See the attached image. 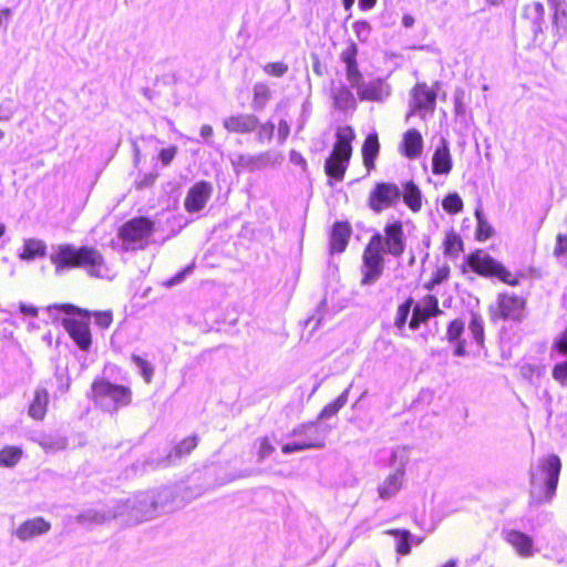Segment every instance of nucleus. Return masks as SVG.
Here are the masks:
<instances>
[{
	"instance_id": "nucleus-21",
	"label": "nucleus",
	"mask_w": 567,
	"mask_h": 567,
	"mask_svg": "<svg viewBox=\"0 0 567 567\" xmlns=\"http://www.w3.org/2000/svg\"><path fill=\"white\" fill-rule=\"evenodd\" d=\"M349 156L340 155L339 153L331 152L329 157L324 162V173L329 177V184L332 185L331 181L341 182L344 178L346 171L350 163Z\"/></svg>"
},
{
	"instance_id": "nucleus-52",
	"label": "nucleus",
	"mask_w": 567,
	"mask_h": 567,
	"mask_svg": "<svg viewBox=\"0 0 567 567\" xmlns=\"http://www.w3.org/2000/svg\"><path fill=\"white\" fill-rule=\"evenodd\" d=\"M553 378L560 385L567 386V361L558 363L554 367Z\"/></svg>"
},
{
	"instance_id": "nucleus-46",
	"label": "nucleus",
	"mask_w": 567,
	"mask_h": 567,
	"mask_svg": "<svg viewBox=\"0 0 567 567\" xmlns=\"http://www.w3.org/2000/svg\"><path fill=\"white\" fill-rule=\"evenodd\" d=\"M545 365L525 363L520 367V374L530 382H535L545 374Z\"/></svg>"
},
{
	"instance_id": "nucleus-14",
	"label": "nucleus",
	"mask_w": 567,
	"mask_h": 567,
	"mask_svg": "<svg viewBox=\"0 0 567 567\" xmlns=\"http://www.w3.org/2000/svg\"><path fill=\"white\" fill-rule=\"evenodd\" d=\"M213 194V185L207 181L195 183L187 192L184 207L188 213L200 212Z\"/></svg>"
},
{
	"instance_id": "nucleus-32",
	"label": "nucleus",
	"mask_w": 567,
	"mask_h": 567,
	"mask_svg": "<svg viewBox=\"0 0 567 567\" xmlns=\"http://www.w3.org/2000/svg\"><path fill=\"white\" fill-rule=\"evenodd\" d=\"M354 131L351 126L339 127L336 134V143L332 152L339 153L343 156L351 157L352 155V141L354 140Z\"/></svg>"
},
{
	"instance_id": "nucleus-5",
	"label": "nucleus",
	"mask_w": 567,
	"mask_h": 567,
	"mask_svg": "<svg viewBox=\"0 0 567 567\" xmlns=\"http://www.w3.org/2000/svg\"><path fill=\"white\" fill-rule=\"evenodd\" d=\"M90 398L104 411L115 412L131 402V391L126 386L99 379L92 383Z\"/></svg>"
},
{
	"instance_id": "nucleus-47",
	"label": "nucleus",
	"mask_w": 567,
	"mask_h": 567,
	"mask_svg": "<svg viewBox=\"0 0 567 567\" xmlns=\"http://www.w3.org/2000/svg\"><path fill=\"white\" fill-rule=\"evenodd\" d=\"M132 361L138 368L145 382L151 383L154 373L152 364L137 354H132Z\"/></svg>"
},
{
	"instance_id": "nucleus-18",
	"label": "nucleus",
	"mask_w": 567,
	"mask_h": 567,
	"mask_svg": "<svg viewBox=\"0 0 567 567\" xmlns=\"http://www.w3.org/2000/svg\"><path fill=\"white\" fill-rule=\"evenodd\" d=\"M453 167L449 142L441 137L432 156V173L434 175H447Z\"/></svg>"
},
{
	"instance_id": "nucleus-34",
	"label": "nucleus",
	"mask_w": 567,
	"mask_h": 567,
	"mask_svg": "<svg viewBox=\"0 0 567 567\" xmlns=\"http://www.w3.org/2000/svg\"><path fill=\"white\" fill-rule=\"evenodd\" d=\"M49 394L45 389H37L29 406V415L34 420H42L47 413Z\"/></svg>"
},
{
	"instance_id": "nucleus-2",
	"label": "nucleus",
	"mask_w": 567,
	"mask_h": 567,
	"mask_svg": "<svg viewBox=\"0 0 567 567\" xmlns=\"http://www.w3.org/2000/svg\"><path fill=\"white\" fill-rule=\"evenodd\" d=\"M172 496V491L167 487L137 493L116 504V509L124 512L118 518L125 524L153 519L159 511L171 509Z\"/></svg>"
},
{
	"instance_id": "nucleus-53",
	"label": "nucleus",
	"mask_w": 567,
	"mask_h": 567,
	"mask_svg": "<svg viewBox=\"0 0 567 567\" xmlns=\"http://www.w3.org/2000/svg\"><path fill=\"white\" fill-rule=\"evenodd\" d=\"M352 28L360 41L367 40L370 34V24L364 20L355 21Z\"/></svg>"
},
{
	"instance_id": "nucleus-54",
	"label": "nucleus",
	"mask_w": 567,
	"mask_h": 567,
	"mask_svg": "<svg viewBox=\"0 0 567 567\" xmlns=\"http://www.w3.org/2000/svg\"><path fill=\"white\" fill-rule=\"evenodd\" d=\"M464 330L463 321H451L447 329V337L451 342L458 341Z\"/></svg>"
},
{
	"instance_id": "nucleus-64",
	"label": "nucleus",
	"mask_w": 567,
	"mask_h": 567,
	"mask_svg": "<svg viewBox=\"0 0 567 567\" xmlns=\"http://www.w3.org/2000/svg\"><path fill=\"white\" fill-rule=\"evenodd\" d=\"M555 347L560 353L567 354V330L556 341Z\"/></svg>"
},
{
	"instance_id": "nucleus-40",
	"label": "nucleus",
	"mask_w": 567,
	"mask_h": 567,
	"mask_svg": "<svg viewBox=\"0 0 567 567\" xmlns=\"http://www.w3.org/2000/svg\"><path fill=\"white\" fill-rule=\"evenodd\" d=\"M474 215H475V218L477 221L476 239L480 241H485L489 237H492L494 229L487 221L485 214L483 213V210L481 208H476Z\"/></svg>"
},
{
	"instance_id": "nucleus-9",
	"label": "nucleus",
	"mask_w": 567,
	"mask_h": 567,
	"mask_svg": "<svg viewBox=\"0 0 567 567\" xmlns=\"http://www.w3.org/2000/svg\"><path fill=\"white\" fill-rule=\"evenodd\" d=\"M153 233V223L146 217L128 220L120 229V237L128 249L143 248Z\"/></svg>"
},
{
	"instance_id": "nucleus-36",
	"label": "nucleus",
	"mask_w": 567,
	"mask_h": 567,
	"mask_svg": "<svg viewBox=\"0 0 567 567\" xmlns=\"http://www.w3.org/2000/svg\"><path fill=\"white\" fill-rule=\"evenodd\" d=\"M47 251V246L42 240L39 239H27L23 245V251L20 254V258L23 260H33L37 257H43Z\"/></svg>"
},
{
	"instance_id": "nucleus-16",
	"label": "nucleus",
	"mask_w": 567,
	"mask_h": 567,
	"mask_svg": "<svg viewBox=\"0 0 567 567\" xmlns=\"http://www.w3.org/2000/svg\"><path fill=\"white\" fill-rule=\"evenodd\" d=\"M51 529V523L43 517H33L21 523L13 535L21 542H28L37 536L44 535Z\"/></svg>"
},
{
	"instance_id": "nucleus-17",
	"label": "nucleus",
	"mask_w": 567,
	"mask_h": 567,
	"mask_svg": "<svg viewBox=\"0 0 567 567\" xmlns=\"http://www.w3.org/2000/svg\"><path fill=\"white\" fill-rule=\"evenodd\" d=\"M223 126L229 133L250 134L258 126V117L251 113H238L223 120Z\"/></svg>"
},
{
	"instance_id": "nucleus-59",
	"label": "nucleus",
	"mask_w": 567,
	"mask_h": 567,
	"mask_svg": "<svg viewBox=\"0 0 567 567\" xmlns=\"http://www.w3.org/2000/svg\"><path fill=\"white\" fill-rule=\"evenodd\" d=\"M470 331L474 338V340L478 343L483 341L484 330L482 326V321H471L470 322Z\"/></svg>"
},
{
	"instance_id": "nucleus-43",
	"label": "nucleus",
	"mask_w": 567,
	"mask_h": 567,
	"mask_svg": "<svg viewBox=\"0 0 567 567\" xmlns=\"http://www.w3.org/2000/svg\"><path fill=\"white\" fill-rule=\"evenodd\" d=\"M276 125L269 120L265 123H260L258 121V126L256 128V142L259 144L270 143L275 135Z\"/></svg>"
},
{
	"instance_id": "nucleus-31",
	"label": "nucleus",
	"mask_w": 567,
	"mask_h": 567,
	"mask_svg": "<svg viewBox=\"0 0 567 567\" xmlns=\"http://www.w3.org/2000/svg\"><path fill=\"white\" fill-rule=\"evenodd\" d=\"M507 542L516 549L523 557H530L534 555L532 538L518 530H511L506 536Z\"/></svg>"
},
{
	"instance_id": "nucleus-8",
	"label": "nucleus",
	"mask_w": 567,
	"mask_h": 567,
	"mask_svg": "<svg viewBox=\"0 0 567 567\" xmlns=\"http://www.w3.org/2000/svg\"><path fill=\"white\" fill-rule=\"evenodd\" d=\"M229 161L236 175L243 172H256L265 169L278 162V155L272 151H265L258 154L235 153L229 155Z\"/></svg>"
},
{
	"instance_id": "nucleus-50",
	"label": "nucleus",
	"mask_w": 567,
	"mask_h": 567,
	"mask_svg": "<svg viewBox=\"0 0 567 567\" xmlns=\"http://www.w3.org/2000/svg\"><path fill=\"white\" fill-rule=\"evenodd\" d=\"M193 269H194L193 265L186 266L185 268L179 270L177 274H175L173 277H171L169 279L164 281L163 285L167 288H171L173 286L182 284L186 279V277L193 272Z\"/></svg>"
},
{
	"instance_id": "nucleus-44",
	"label": "nucleus",
	"mask_w": 567,
	"mask_h": 567,
	"mask_svg": "<svg viewBox=\"0 0 567 567\" xmlns=\"http://www.w3.org/2000/svg\"><path fill=\"white\" fill-rule=\"evenodd\" d=\"M290 435L291 436H305L303 441H309L311 435H318L319 437H322L319 433L318 421L302 423V424L296 426L291 431Z\"/></svg>"
},
{
	"instance_id": "nucleus-56",
	"label": "nucleus",
	"mask_w": 567,
	"mask_h": 567,
	"mask_svg": "<svg viewBox=\"0 0 567 567\" xmlns=\"http://www.w3.org/2000/svg\"><path fill=\"white\" fill-rule=\"evenodd\" d=\"M414 306L415 302L413 298H408L403 303L399 306L395 319H409L411 309H414Z\"/></svg>"
},
{
	"instance_id": "nucleus-39",
	"label": "nucleus",
	"mask_w": 567,
	"mask_h": 567,
	"mask_svg": "<svg viewBox=\"0 0 567 567\" xmlns=\"http://www.w3.org/2000/svg\"><path fill=\"white\" fill-rule=\"evenodd\" d=\"M323 437H319L318 435H311L309 441H299L295 443L285 444L281 447V451L284 454H290L293 452H300L309 449L323 447Z\"/></svg>"
},
{
	"instance_id": "nucleus-23",
	"label": "nucleus",
	"mask_w": 567,
	"mask_h": 567,
	"mask_svg": "<svg viewBox=\"0 0 567 567\" xmlns=\"http://www.w3.org/2000/svg\"><path fill=\"white\" fill-rule=\"evenodd\" d=\"M498 307L502 319H520L525 307V300L514 295H501Z\"/></svg>"
},
{
	"instance_id": "nucleus-6",
	"label": "nucleus",
	"mask_w": 567,
	"mask_h": 567,
	"mask_svg": "<svg viewBox=\"0 0 567 567\" xmlns=\"http://www.w3.org/2000/svg\"><path fill=\"white\" fill-rule=\"evenodd\" d=\"M384 247L381 233H374L363 251L362 280L363 286L373 285L382 275L384 268Z\"/></svg>"
},
{
	"instance_id": "nucleus-22",
	"label": "nucleus",
	"mask_w": 567,
	"mask_h": 567,
	"mask_svg": "<svg viewBox=\"0 0 567 567\" xmlns=\"http://www.w3.org/2000/svg\"><path fill=\"white\" fill-rule=\"evenodd\" d=\"M122 515H124V512L117 511L116 505L107 512L89 508L78 515L76 522L85 526L100 525Z\"/></svg>"
},
{
	"instance_id": "nucleus-12",
	"label": "nucleus",
	"mask_w": 567,
	"mask_h": 567,
	"mask_svg": "<svg viewBox=\"0 0 567 567\" xmlns=\"http://www.w3.org/2000/svg\"><path fill=\"white\" fill-rule=\"evenodd\" d=\"M352 89L357 90L358 96L361 101H372L382 103L392 93L391 85L381 78L373 79L369 82H363V79L359 81L358 85H351Z\"/></svg>"
},
{
	"instance_id": "nucleus-19",
	"label": "nucleus",
	"mask_w": 567,
	"mask_h": 567,
	"mask_svg": "<svg viewBox=\"0 0 567 567\" xmlns=\"http://www.w3.org/2000/svg\"><path fill=\"white\" fill-rule=\"evenodd\" d=\"M411 105L414 111H434L436 93L425 83H417L412 90Z\"/></svg>"
},
{
	"instance_id": "nucleus-3",
	"label": "nucleus",
	"mask_w": 567,
	"mask_h": 567,
	"mask_svg": "<svg viewBox=\"0 0 567 567\" xmlns=\"http://www.w3.org/2000/svg\"><path fill=\"white\" fill-rule=\"evenodd\" d=\"M560 470V458L555 454L539 458L530 467V497L533 503L543 504L553 499Z\"/></svg>"
},
{
	"instance_id": "nucleus-29",
	"label": "nucleus",
	"mask_w": 567,
	"mask_h": 567,
	"mask_svg": "<svg viewBox=\"0 0 567 567\" xmlns=\"http://www.w3.org/2000/svg\"><path fill=\"white\" fill-rule=\"evenodd\" d=\"M551 9V33L557 43L567 35V11L564 4L553 6Z\"/></svg>"
},
{
	"instance_id": "nucleus-33",
	"label": "nucleus",
	"mask_w": 567,
	"mask_h": 567,
	"mask_svg": "<svg viewBox=\"0 0 567 567\" xmlns=\"http://www.w3.org/2000/svg\"><path fill=\"white\" fill-rule=\"evenodd\" d=\"M402 197L404 204L413 212L417 213L422 207V193L419 186L413 182L409 181L403 184Z\"/></svg>"
},
{
	"instance_id": "nucleus-62",
	"label": "nucleus",
	"mask_w": 567,
	"mask_h": 567,
	"mask_svg": "<svg viewBox=\"0 0 567 567\" xmlns=\"http://www.w3.org/2000/svg\"><path fill=\"white\" fill-rule=\"evenodd\" d=\"M19 310H20V313L24 317H37L39 313V308H37L35 306L25 305L22 302L19 305Z\"/></svg>"
},
{
	"instance_id": "nucleus-24",
	"label": "nucleus",
	"mask_w": 567,
	"mask_h": 567,
	"mask_svg": "<svg viewBox=\"0 0 567 567\" xmlns=\"http://www.w3.org/2000/svg\"><path fill=\"white\" fill-rule=\"evenodd\" d=\"M65 330L74 342L82 350H87L91 346V331L87 321H62Z\"/></svg>"
},
{
	"instance_id": "nucleus-55",
	"label": "nucleus",
	"mask_w": 567,
	"mask_h": 567,
	"mask_svg": "<svg viewBox=\"0 0 567 567\" xmlns=\"http://www.w3.org/2000/svg\"><path fill=\"white\" fill-rule=\"evenodd\" d=\"M157 177H158V173L155 171L146 173L136 182V187L138 189L151 187L154 185Z\"/></svg>"
},
{
	"instance_id": "nucleus-37",
	"label": "nucleus",
	"mask_w": 567,
	"mask_h": 567,
	"mask_svg": "<svg viewBox=\"0 0 567 567\" xmlns=\"http://www.w3.org/2000/svg\"><path fill=\"white\" fill-rule=\"evenodd\" d=\"M197 445L196 436L184 439L175 449L174 453H169L167 457L162 462L163 465L173 464L176 458L189 454Z\"/></svg>"
},
{
	"instance_id": "nucleus-13",
	"label": "nucleus",
	"mask_w": 567,
	"mask_h": 567,
	"mask_svg": "<svg viewBox=\"0 0 567 567\" xmlns=\"http://www.w3.org/2000/svg\"><path fill=\"white\" fill-rule=\"evenodd\" d=\"M383 231L384 252L393 257H400L405 250V238L402 221H388Z\"/></svg>"
},
{
	"instance_id": "nucleus-42",
	"label": "nucleus",
	"mask_w": 567,
	"mask_h": 567,
	"mask_svg": "<svg viewBox=\"0 0 567 567\" xmlns=\"http://www.w3.org/2000/svg\"><path fill=\"white\" fill-rule=\"evenodd\" d=\"M386 534L393 535L396 539L395 549L400 555H409L411 551L410 538L411 533L409 530L390 529Z\"/></svg>"
},
{
	"instance_id": "nucleus-57",
	"label": "nucleus",
	"mask_w": 567,
	"mask_h": 567,
	"mask_svg": "<svg viewBox=\"0 0 567 567\" xmlns=\"http://www.w3.org/2000/svg\"><path fill=\"white\" fill-rule=\"evenodd\" d=\"M290 134V125L286 120H280L277 130V141L282 145Z\"/></svg>"
},
{
	"instance_id": "nucleus-7",
	"label": "nucleus",
	"mask_w": 567,
	"mask_h": 567,
	"mask_svg": "<svg viewBox=\"0 0 567 567\" xmlns=\"http://www.w3.org/2000/svg\"><path fill=\"white\" fill-rule=\"evenodd\" d=\"M467 264L474 272L481 276L496 277L511 286H515L518 282L517 279L513 278L511 271L484 251L471 254L467 258Z\"/></svg>"
},
{
	"instance_id": "nucleus-60",
	"label": "nucleus",
	"mask_w": 567,
	"mask_h": 567,
	"mask_svg": "<svg viewBox=\"0 0 567 567\" xmlns=\"http://www.w3.org/2000/svg\"><path fill=\"white\" fill-rule=\"evenodd\" d=\"M10 102L8 100L0 104V122H9L14 115L16 111L9 105Z\"/></svg>"
},
{
	"instance_id": "nucleus-45",
	"label": "nucleus",
	"mask_w": 567,
	"mask_h": 567,
	"mask_svg": "<svg viewBox=\"0 0 567 567\" xmlns=\"http://www.w3.org/2000/svg\"><path fill=\"white\" fill-rule=\"evenodd\" d=\"M442 206L449 214H457L463 208V200L457 193H450L444 197Z\"/></svg>"
},
{
	"instance_id": "nucleus-25",
	"label": "nucleus",
	"mask_w": 567,
	"mask_h": 567,
	"mask_svg": "<svg viewBox=\"0 0 567 567\" xmlns=\"http://www.w3.org/2000/svg\"><path fill=\"white\" fill-rule=\"evenodd\" d=\"M351 226L348 221H336L330 235V250L342 252L346 250L351 235Z\"/></svg>"
},
{
	"instance_id": "nucleus-41",
	"label": "nucleus",
	"mask_w": 567,
	"mask_h": 567,
	"mask_svg": "<svg viewBox=\"0 0 567 567\" xmlns=\"http://www.w3.org/2000/svg\"><path fill=\"white\" fill-rule=\"evenodd\" d=\"M22 457V450L17 446H6L0 450V467H13Z\"/></svg>"
},
{
	"instance_id": "nucleus-38",
	"label": "nucleus",
	"mask_w": 567,
	"mask_h": 567,
	"mask_svg": "<svg viewBox=\"0 0 567 567\" xmlns=\"http://www.w3.org/2000/svg\"><path fill=\"white\" fill-rule=\"evenodd\" d=\"M350 384L333 402L327 404L318 415L319 420H328L336 415L348 402V396L350 392Z\"/></svg>"
},
{
	"instance_id": "nucleus-10",
	"label": "nucleus",
	"mask_w": 567,
	"mask_h": 567,
	"mask_svg": "<svg viewBox=\"0 0 567 567\" xmlns=\"http://www.w3.org/2000/svg\"><path fill=\"white\" fill-rule=\"evenodd\" d=\"M401 197L402 190L396 184L379 182L369 194L368 205L375 214H380L386 208L395 207Z\"/></svg>"
},
{
	"instance_id": "nucleus-11",
	"label": "nucleus",
	"mask_w": 567,
	"mask_h": 567,
	"mask_svg": "<svg viewBox=\"0 0 567 567\" xmlns=\"http://www.w3.org/2000/svg\"><path fill=\"white\" fill-rule=\"evenodd\" d=\"M50 319H113L112 310L91 311L73 303H54L44 308Z\"/></svg>"
},
{
	"instance_id": "nucleus-30",
	"label": "nucleus",
	"mask_w": 567,
	"mask_h": 567,
	"mask_svg": "<svg viewBox=\"0 0 567 567\" xmlns=\"http://www.w3.org/2000/svg\"><path fill=\"white\" fill-rule=\"evenodd\" d=\"M380 152L379 137L375 132L368 134L362 145L363 164L368 171L374 168L375 159Z\"/></svg>"
},
{
	"instance_id": "nucleus-35",
	"label": "nucleus",
	"mask_w": 567,
	"mask_h": 567,
	"mask_svg": "<svg viewBox=\"0 0 567 567\" xmlns=\"http://www.w3.org/2000/svg\"><path fill=\"white\" fill-rule=\"evenodd\" d=\"M252 93L251 109L256 112H260L266 107L271 97L270 89L265 82H257L252 87Z\"/></svg>"
},
{
	"instance_id": "nucleus-28",
	"label": "nucleus",
	"mask_w": 567,
	"mask_h": 567,
	"mask_svg": "<svg viewBox=\"0 0 567 567\" xmlns=\"http://www.w3.org/2000/svg\"><path fill=\"white\" fill-rule=\"evenodd\" d=\"M333 105L339 111L355 110L357 100L352 91L346 85L340 84L332 89Z\"/></svg>"
},
{
	"instance_id": "nucleus-49",
	"label": "nucleus",
	"mask_w": 567,
	"mask_h": 567,
	"mask_svg": "<svg viewBox=\"0 0 567 567\" xmlns=\"http://www.w3.org/2000/svg\"><path fill=\"white\" fill-rule=\"evenodd\" d=\"M257 443V456L259 462H262L265 458H267L275 452V446L271 444L270 440L267 436L258 439Z\"/></svg>"
},
{
	"instance_id": "nucleus-1",
	"label": "nucleus",
	"mask_w": 567,
	"mask_h": 567,
	"mask_svg": "<svg viewBox=\"0 0 567 567\" xmlns=\"http://www.w3.org/2000/svg\"><path fill=\"white\" fill-rule=\"evenodd\" d=\"M50 260L55 267L56 276H63L73 268H83L90 277L111 278L102 254L93 247H75L71 244L52 246Z\"/></svg>"
},
{
	"instance_id": "nucleus-61",
	"label": "nucleus",
	"mask_w": 567,
	"mask_h": 567,
	"mask_svg": "<svg viewBox=\"0 0 567 567\" xmlns=\"http://www.w3.org/2000/svg\"><path fill=\"white\" fill-rule=\"evenodd\" d=\"M11 16L12 10L10 8H3L0 10V31L7 30Z\"/></svg>"
},
{
	"instance_id": "nucleus-4",
	"label": "nucleus",
	"mask_w": 567,
	"mask_h": 567,
	"mask_svg": "<svg viewBox=\"0 0 567 567\" xmlns=\"http://www.w3.org/2000/svg\"><path fill=\"white\" fill-rule=\"evenodd\" d=\"M410 461V452L405 446L392 450L389 467L391 472L378 485V495L383 501L396 496L405 483V468Z\"/></svg>"
},
{
	"instance_id": "nucleus-15",
	"label": "nucleus",
	"mask_w": 567,
	"mask_h": 567,
	"mask_svg": "<svg viewBox=\"0 0 567 567\" xmlns=\"http://www.w3.org/2000/svg\"><path fill=\"white\" fill-rule=\"evenodd\" d=\"M522 18L529 22L533 32V42L538 43L544 32L545 8L539 1H533L523 7Z\"/></svg>"
},
{
	"instance_id": "nucleus-51",
	"label": "nucleus",
	"mask_w": 567,
	"mask_h": 567,
	"mask_svg": "<svg viewBox=\"0 0 567 567\" xmlns=\"http://www.w3.org/2000/svg\"><path fill=\"white\" fill-rule=\"evenodd\" d=\"M177 152H178V148H177V146H174V145L166 147V148H162L158 152V161L161 162L162 166L166 167V166L171 165L172 162L174 161V158L176 157Z\"/></svg>"
},
{
	"instance_id": "nucleus-63",
	"label": "nucleus",
	"mask_w": 567,
	"mask_h": 567,
	"mask_svg": "<svg viewBox=\"0 0 567 567\" xmlns=\"http://www.w3.org/2000/svg\"><path fill=\"white\" fill-rule=\"evenodd\" d=\"M290 161L295 165L301 166L302 168H305L307 166V161L303 158V156L300 153H298L296 151L290 152Z\"/></svg>"
},
{
	"instance_id": "nucleus-26",
	"label": "nucleus",
	"mask_w": 567,
	"mask_h": 567,
	"mask_svg": "<svg viewBox=\"0 0 567 567\" xmlns=\"http://www.w3.org/2000/svg\"><path fill=\"white\" fill-rule=\"evenodd\" d=\"M423 150V137L416 128L408 130L401 143V152L408 158H416Z\"/></svg>"
},
{
	"instance_id": "nucleus-58",
	"label": "nucleus",
	"mask_w": 567,
	"mask_h": 567,
	"mask_svg": "<svg viewBox=\"0 0 567 567\" xmlns=\"http://www.w3.org/2000/svg\"><path fill=\"white\" fill-rule=\"evenodd\" d=\"M567 252V235L558 234L556 237L555 256L559 257Z\"/></svg>"
},
{
	"instance_id": "nucleus-20",
	"label": "nucleus",
	"mask_w": 567,
	"mask_h": 567,
	"mask_svg": "<svg viewBox=\"0 0 567 567\" xmlns=\"http://www.w3.org/2000/svg\"><path fill=\"white\" fill-rule=\"evenodd\" d=\"M357 55L358 45L352 41L340 54L341 61L346 64V76L350 85H358L359 81L362 80V73L358 66Z\"/></svg>"
},
{
	"instance_id": "nucleus-48",
	"label": "nucleus",
	"mask_w": 567,
	"mask_h": 567,
	"mask_svg": "<svg viewBox=\"0 0 567 567\" xmlns=\"http://www.w3.org/2000/svg\"><path fill=\"white\" fill-rule=\"evenodd\" d=\"M264 72L269 76L282 78L289 70L284 62H269L262 66Z\"/></svg>"
},
{
	"instance_id": "nucleus-27",
	"label": "nucleus",
	"mask_w": 567,
	"mask_h": 567,
	"mask_svg": "<svg viewBox=\"0 0 567 567\" xmlns=\"http://www.w3.org/2000/svg\"><path fill=\"white\" fill-rule=\"evenodd\" d=\"M441 313L439 308L437 299L427 295L417 301L414 306V311L410 319H430L431 317H436Z\"/></svg>"
}]
</instances>
